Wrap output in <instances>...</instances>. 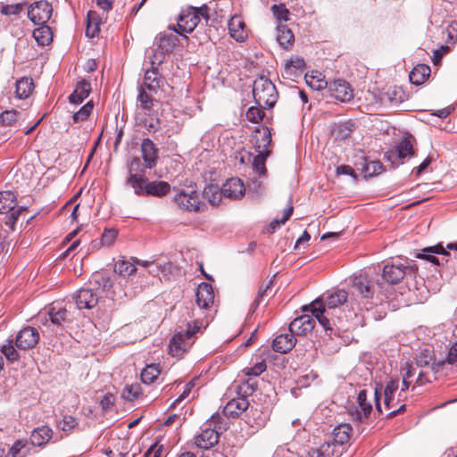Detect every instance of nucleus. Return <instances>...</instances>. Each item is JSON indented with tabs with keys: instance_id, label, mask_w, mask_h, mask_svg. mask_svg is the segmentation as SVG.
<instances>
[{
	"instance_id": "1",
	"label": "nucleus",
	"mask_w": 457,
	"mask_h": 457,
	"mask_svg": "<svg viewBox=\"0 0 457 457\" xmlns=\"http://www.w3.org/2000/svg\"><path fill=\"white\" fill-rule=\"evenodd\" d=\"M347 298L348 293L345 290L337 289L326 298H317L309 306H305L304 311H310L325 330H332L328 311L343 305Z\"/></svg>"
},
{
	"instance_id": "2",
	"label": "nucleus",
	"mask_w": 457,
	"mask_h": 457,
	"mask_svg": "<svg viewBox=\"0 0 457 457\" xmlns=\"http://www.w3.org/2000/svg\"><path fill=\"white\" fill-rule=\"evenodd\" d=\"M207 320H195L187 323L185 331L177 332L170 341V353L173 357H182L193 345L195 335L203 333L208 326Z\"/></svg>"
},
{
	"instance_id": "3",
	"label": "nucleus",
	"mask_w": 457,
	"mask_h": 457,
	"mask_svg": "<svg viewBox=\"0 0 457 457\" xmlns=\"http://www.w3.org/2000/svg\"><path fill=\"white\" fill-rule=\"evenodd\" d=\"M254 101L260 107H272L278 99V93L273 83L264 78L256 79L253 85Z\"/></svg>"
},
{
	"instance_id": "4",
	"label": "nucleus",
	"mask_w": 457,
	"mask_h": 457,
	"mask_svg": "<svg viewBox=\"0 0 457 457\" xmlns=\"http://www.w3.org/2000/svg\"><path fill=\"white\" fill-rule=\"evenodd\" d=\"M446 249L453 251L454 258L457 259V242L449 243L445 247L441 243L425 247L422 249V253L416 254V257L427 260L435 265H442L444 262H448L447 257L451 255V253L447 252Z\"/></svg>"
},
{
	"instance_id": "5",
	"label": "nucleus",
	"mask_w": 457,
	"mask_h": 457,
	"mask_svg": "<svg viewBox=\"0 0 457 457\" xmlns=\"http://www.w3.org/2000/svg\"><path fill=\"white\" fill-rule=\"evenodd\" d=\"M52 5L45 0L31 4L28 9V17L35 25L46 24L51 18Z\"/></svg>"
},
{
	"instance_id": "6",
	"label": "nucleus",
	"mask_w": 457,
	"mask_h": 457,
	"mask_svg": "<svg viewBox=\"0 0 457 457\" xmlns=\"http://www.w3.org/2000/svg\"><path fill=\"white\" fill-rule=\"evenodd\" d=\"M174 201L179 207L187 211L198 212L200 210V196L193 187L179 190L174 195Z\"/></svg>"
},
{
	"instance_id": "7",
	"label": "nucleus",
	"mask_w": 457,
	"mask_h": 457,
	"mask_svg": "<svg viewBox=\"0 0 457 457\" xmlns=\"http://www.w3.org/2000/svg\"><path fill=\"white\" fill-rule=\"evenodd\" d=\"M413 141L411 136L403 137L395 148L386 152L385 157L394 164L398 160L413 156Z\"/></svg>"
},
{
	"instance_id": "8",
	"label": "nucleus",
	"mask_w": 457,
	"mask_h": 457,
	"mask_svg": "<svg viewBox=\"0 0 457 457\" xmlns=\"http://www.w3.org/2000/svg\"><path fill=\"white\" fill-rule=\"evenodd\" d=\"M172 29L173 27H170V31L162 32L156 37V43L160 51L154 56L158 58L159 62H162L165 54L171 52L179 44V38Z\"/></svg>"
},
{
	"instance_id": "9",
	"label": "nucleus",
	"mask_w": 457,
	"mask_h": 457,
	"mask_svg": "<svg viewBox=\"0 0 457 457\" xmlns=\"http://www.w3.org/2000/svg\"><path fill=\"white\" fill-rule=\"evenodd\" d=\"M357 403L359 407L352 406L348 411L353 420L361 422L363 419L368 418L372 411L371 403L367 401V391L365 389L359 392Z\"/></svg>"
},
{
	"instance_id": "10",
	"label": "nucleus",
	"mask_w": 457,
	"mask_h": 457,
	"mask_svg": "<svg viewBox=\"0 0 457 457\" xmlns=\"http://www.w3.org/2000/svg\"><path fill=\"white\" fill-rule=\"evenodd\" d=\"M38 340L37 330L32 327H26L18 333L15 345L19 349L27 350L35 347Z\"/></svg>"
},
{
	"instance_id": "11",
	"label": "nucleus",
	"mask_w": 457,
	"mask_h": 457,
	"mask_svg": "<svg viewBox=\"0 0 457 457\" xmlns=\"http://www.w3.org/2000/svg\"><path fill=\"white\" fill-rule=\"evenodd\" d=\"M199 23L198 15H196L191 8L181 12L178 20V29L174 27L173 31L183 35L184 33H191Z\"/></svg>"
},
{
	"instance_id": "12",
	"label": "nucleus",
	"mask_w": 457,
	"mask_h": 457,
	"mask_svg": "<svg viewBox=\"0 0 457 457\" xmlns=\"http://www.w3.org/2000/svg\"><path fill=\"white\" fill-rule=\"evenodd\" d=\"M328 88L330 95L341 102H347L353 98V90L345 80L337 79L329 82Z\"/></svg>"
},
{
	"instance_id": "13",
	"label": "nucleus",
	"mask_w": 457,
	"mask_h": 457,
	"mask_svg": "<svg viewBox=\"0 0 457 457\" xmlns=\"http://www.w3.org/2000/svg\"><path fill=\"white\" fill-rule=\"evenodd\" d=\"M315 325V320L310 315H302L295 318L289 325V331L293 335L302 336L312 331Z\"/></svg>"
},
{
	"instance_id": "14",
	"label": "nucleus",
	"mask_w": 457,
	"mask_h": 457,
	"mask_svg": "<svg viewBox=\"0 0 457 457\" xmlns=\"http://www.w3.org/2000/svg\"><path fill=\"white\" fill-rule=\"evenodd\" d=\"M195 298L196 303L200 308H210L214 302L212 287L208 283H201L196 289Z\"/></svg>"
},
{
	"instance_id": "15",
	"label": "nucleus",
	"mask_w": 457,
	"mask_h": 457,
	"mask_svg": "<svg viewBox=\"0 0 457 457\" xmlns=\"http://www.w3.org/2000/svg\"><path fill=\"white\" fill-rule=\"evenodd\" d=\"M253 144L257 154L270 155V150L269 147L271 144V134L268 128H262L255 131Z\"/></svg>"
},
{
	"instance_id": "16",
	"label": "nucleus",
	"mask_w": 457,
	"mask_h": 457,
	"mask_svg": "<svg viewBox=\"0 0 457 457\" xmlns=\"http://www.w3.org/2000/svg\"><path fill=\"white\" fill-rule=\"evenodd\" d=\"M76 305L79 309H91L98 303V296L92 289L81 288L74 296Z\"/></svg>"
},
{
	"instance_id": "17",
	"label": "nucleus",
	"mask_w": 457,
	"mask_h": 457,
	"mask_svg": "<svg viewBox=\"0 0 457 457\" xmlns=\"http://www.w3.org/2000/svg\"><path fill=\"white\" fill-rule=\"evenodd\" d=\"M245 187L238 178L228 179L222 186V195L228 198L237 199L244 195Z\"/></svg>"
},
{
	"instance_id": "18",
	"label": "nucleus",
	"mask_w": 457,
	"mask_h": 457,
	"mask_svg": "<svg viewBox=\"0 0 457 457\" xmlns=\"http://www.w3.org/2000/svg\"><path fill=\"white\" fill-rule=\"evenodd\" d=\"M230 36L238 42H244L247 37L245 24L240 16L235 15L228 21Z\"/></svg>"
},
{
	"instance_id": "19",
	"label": "nucleus",
	"mask_w": 457,
	"mask_h": 457,
	"mask_svg": "<svg viewBox=\"0 0 457 457\" xmlns=\"http://www.w3.org/2000/svg\"><path fill=\"white\" fill-rule=\"evenodd\" d=\"M141 152L145 167L149 169L154 167L156 164L158 149L151 139L145 138L142 141Z\"/></svg>"
},
{
	"instance_id": "20",
	"label": "nucleus",
	"mask_w": 457,
	"mask_h": 457,
	"mask_svg": "<svg viewBox=\"0 0 457 457\" xmlns=\"http://www.w3.org/2000/svg\"><path fill=\"white\" fill-rule=\"evenodd\" d=\"M219 442V433L212 428L203 430L195 437V444L202 449H210Z\"/></svg>"
},
{
	"instance_id": "21",
	"label": "nucleus",
	"mask_w": 457,
	"mask_h": 457,
	"mask_svg": "<svg viewBox=\"0 0 457 457\" xmlns=\"http://www.w3.org/2000/svg\"><path fill=\"white\" fill-rule=\"evenodd\" d=\"M405 266L386 264L383 268V278L390 284H397L405 276Z\"/></svg>"
},
{
	"instance_id": "22",
	"label": "nucleus",
	"mask_w": 457,
	"mask_h": 457,
	"mask_svg": "<svg viewBox=\"0 0 457 457\" xmlns=\"http://www.w3.org/2000/svg\"><path fill=\"white\" fill-rule=\"evenodd\" d=\"M353 287L363 298H371L374 295V287L366 275L360 274L353 278Z\"/></svg>"
},
{
	"instance_id": "23",
	"label": "nucleus",
	"mask_w": 457,
	"mask_h": 457,
	"mask_svg": "<svg viewBox=\"0 0 457 457\" xmlns=\"http://www.w3.org/2000/svg\"><path fill=\"white\" fill-rule=\"evenodd\" d=\"M295 342L296 340L291 332L281 334L273 340L272 348L275 352L287 353L294 348Z\"/></svg>"
},
{
	"instance_id": "24",
	"label": "nucleus",
	"mask_w": 457,
	"mask_h": 457,
	"mask_svg": "<svg viewBox=\"0 0 457 457\" xmlns=\"http://www.w3.org/2000/svg\"><path fill=\"white\" fill-rule=\"evenodd\" d=\"M249 403L245 397L232 399L224 406L223 413L228 417H238L248 408Z\"/></svg>"
},
{
	"instance_id": "25",
	"label": "nucleus",
	"mask_w": 457,
	"mask_h": 457,
	"mask_svg": "<svg viewBox=\"0 0 457 457\" xmlns=\"http://www.w3.org/2000/svg\"><path fill=\"white\" fill-rule=\"evenodd\" d=\"M276 39L283 49L289 50L294 46L295 36L286 25L278 24Z\"/></svg>"
},
{
	"instance_id": "26",
	"label": "nucleus",
	"mask_w": 457,
	"mask_h": 457,
	"mask_svg": "<svg viewBox=\"0 0 457 457\" xmlns=\"http://www.w3.org/2000/svg\"><path fill=\"white\" fill-rule=\"evenodd\" d=\"M91 90V85L88 81L85 79L79 81L74 91L69 96L70 102L72 104L82 103L89 96Z\"/></svg>"
},
{
	"instance_id": "27",
	"label": "nucleus",
	"mask_w": 457,
	"mask_h": 457,
	"mask_svg": "<svg viewBox=\"0 0 457 457\" xmlns=\"http://www.w3.org/2000/svg\"><path fill=\"white\" fill-rule=\"evenodd\" d=\"M53 431L47 426L35 428L30 435V443L35 446H42L52 438Z\"/></svg>"
},
{
	"instance_id": "28",
	"label": "nucleus",
	"mask_w": 457,
	"mask_h": 457,
	"mask_svg": "<svg viewBox=\"0 0 457 457\" xmlns=\"http://www.w3.org/2000/svg\"><path fill=\"white\" fill-rule=\"evenodd\" d=\"M430 72L431 70L428 65L418 64L410 72V81L414 85H421L428 79Z\"/></svg>"
},
{
	"instance_id": "29",
	"label": "nucleus",
	"mask_w": 457,
	"mask_h": 457,
	"mask_svg": "<svg viewBox=\"0 0 457 457\" xmlns=\"http://www.w3.org/2000/svg\"><path fill=\"white\" fill-rule=\"evenodd\" d=\"M306 83L314 90H321L328 87V82L325 79V76L318 71H312L304 76Z\"/></svg>"
},
{
	"instance_id": "30",
	"label": "nucleus",
	"mask_w": 457,
	"mask_h": 457,
	"mask_svg": "<svg viewBox=\"0 0 457 457\" xmlns=\"http://www.w3.org/2000/svg\"><path fill=\"white\" fill-rule=\"evenodd\" d=\"M162 79L158 77L155 71H146L144 76V81L139 88L155 93L161 86Z\"/></svg>"
},
{
	"instance_id": "31",
	"label": "nucleus",
	"mask_w": 457,
	"mask_h": 457,
	"mask_svg": "<svg viewBox=\"0 0 457 457\" xmlns=\"http://www.w3.org/2000/svg\"><path fill=\"white\" fill-rule=\"evenodd\" d=\"M170 186L165 181H152L145 185L146 195L162 197L170 192Z\"/></svg>"
},
{
	"instance_id": "32",
	"label": "nucleus",
	"mask_w": 457,
	"mask_h": 457,
	"mask_svg": "<svg viewBox=\"0 0 457 457\" xmlns=\"http://www.w3.org/2000/svg\"><path fill=\"white\" fill-rule=\"evenodd\" d=\"M17 204V198L13 192H0V213H8L13 211Z\"/></svg>"
},
{
	"instance_id": "33",
	"label": "nucleus",
	"mask_w": 457,
	"mask_h": 457,
	"mask_svg": "<svg viewBox=\"0 0 457 457\" xmlns=\"http://www.w3.org/2000/svg\"><path fill=\"white\" fill-rule=\"evenodd\" d=\"M39 27L33 31V37L39 46H47L53 40V34L50 27L46 24L38 25Z\"/></svg>"
},
{
	"instance_id": "34",
	"label": "nucleus",
	"mask_w": 457,
	"mask_h": 457,
	"mask_svg": "<svg viewBox=\"0 0 457 457\" xmlns=\"http://www.w3.org/2000/svg\"><path fill=\"white\" fill-rule=\"evenodd\" d=\"M306 67L303 58L295 56L288 60L284 68L283 75L291 77L296 74V71H303Z\"/></svg>"
},
{
	"instance_id": "35",
	"label": "nucleus",
	"mask_w": 457,
	"mask_h": 457,
	"mask_svg": "<svg viewBox=\"0 0 457 457\" xmlns=\"http://www.w3.org/2000/svg\"><path fill=\"white\" fill-rule=\"evenodd\" d=\"M101 19L95 11H89L87 13V22L86 35L88 37H94L100 30Z\"/></svg>"
},
{
	"instance_id": "36",
	"label": "nucleus",
	"mask_w": 457,
	"mask_h": 457,
	"mask_svg": "<svg viewBox=\"0 0 457 457\" xmlns=\"http://www.w3.org/2000/svg\"><path fill=\"white\" fill-rule=\"evenodd\" d=\"M33 89L32 79L22 78L16 82L15 94L19 99H24L29 96Z\"/></svg>"
},
{
	"instance_id": "37",
	"label": "nucleus",
	"mask_w": 457,
	"mask_h": 457,
	"mask_svg": "<svg viewBox=\"0 0 457 457\" xmlns=\"http://www.w3.org/2000/svg\"><path fill=\"white\" fill-rule=\"evenodd\" d=\"M353 126L351 122L335 124L331 129V134L336 140L346 139L353 131Z\"/></svg>"
},
{
	"instance_id": "38",
	"label": "nucleus",
	"mask_w": 457,
	"mask_h": 457,
	"mask_svg": "<svg viewBox=\"0 0 457 457\" xmlns=\"http://www.w3.org/2000/svg\"><path fill=\"white\" fill-rule=\"evenodd\" d=\"M352 428L349 424L342 423L333 430L334 441L337 444L344 445L348 442Z\"/></svg>"
},
{
	"instance_id": "39",
	"label": "nucleus",
	"mask_w": 457,
	"mask_h": 457,
	"mask_svg": "<svg viewBox=\"0 0 457 457\" xmlns=\"http://www.w3.org/2000/svg\"><path fill=\"white\" fill-rule=\"evenodd\" d=\"M127 184L134 189L135 194L138 195H145V180L143 177L136 174H130L128 178Z\"/></svg>"
},
{
	"instance_id": "40",
	"label": "nucleus",
	"mask_w": 457,
	"mask_h": 457,
	"mask_svg": "<svg viewBox=\"0 0 457 457\" xmlns=\"http://www.w3.org/2000/svg\"><path fill=\"white\" fill-rule=\"evenodd\" d=\"M137 270L135 263L126 260H119L114 265V271L122 277H129Z\"/></svg>"
},
{
	"instance_id": "41",
	"label": "nucleus",
	"mask_w": 457,
	"mask_h": 457,
	"mask_svg": "<svg viewBox=\"0 0 457 457\" xmlns=\"http://www.w3.org/2000/svg\"><path fill=\"white\" fill-rule=\"evenodd\" d=\"M334 453V445L324 443L318 448H312L307 452L306 457H331Z\"/></svg>"
},
{
	"instance_id": "42",
	"label": "nucleus",
	"mask_w": 457,
	"mask_h": 457,
	"mask_svg": "<svg viewBox=\"0 0 457 457\" xmlns=\"http://www.w3.org/2000/svg\"><path fill=\"white\" fill-rule=\"evenodd\" d=\"M203 195L212 205H217L220 202L222 192L217 186L209 185L204 188Z\"/></svg>"
},
{
	"instance_id": "43",
	"label": "nucleus",
	"mask_w": 457,
	"mask_h": 457,
	"mask_svg": "<svg viewBox=\"0 0 457 457\" xmlns=\"http://www.w3.org/2000/svg\"><path fill=\"white\" fill-rule=\"evenodd\" d=\"M161 373L159 365H147L141 372V379L145 384L153 383Z\"/></svg>"
},
{
	"instance_id": "44",
	"label": "nucleus",
	"mask_w": 457,
	"mask_h": 457,
	"mask_svg": "<svg viewBox=\"0 0 457 457\" xmlns=\"http://www.w3.org/2000/svg\"><path fill=\"white\" fill-rule=\"evenodd\" d=\"M149 273L154 276H158L162 279V276L164 278H168V276L170 275L171 271V263L170 262H164L163 264H158L155 262H152L151 266L149 267Z\"/></svg>"
},
{
	"instance_id": "45",
	"label": "nucleus",
	"mask_w": 457,
	"mask_h": 457,
	"mask_svg": "<svg viewBox=\"0 0 457 457\" xmlns=\"http://www.w3.org/2000/svg\"><path fill=\"white\" fill-rule=\"evenodd\" d=\"M118 236V231L115 228H106L102 234L100 242H93V246L96 247L97 245L102 246H111Z\"/></svg>"
},
{
	"instance_id": "46",
	"label": "nucleus",
	"mask_w": 457,
	"mask_h": 457,
	"mask_svg": "<svg viewBox=\"0 0 457 457\" xmlns=\"http://www.w3.org/2000/svg\"><path fill=\"white\" fill-rule=\"evenodd\" d=\"M27 444L24 441L17 440L10 448L8 457H25L28 453Z\"/></svg>"
},
{
	"instance_id": "47",
	"label": "nucleus",
	"mask_w": 457,
	"mask_h": 457,
	"mask_svg": "<svg viewBox=\"0 0 457 457\" xmlns=\"http://www.w3.org/2000/svg\"><path fill=\"white\" fill-rule=\"evenodd\" d=\"M137 102L139 103V106L150 114L153 107V99L150 95L146 93V90L142 88L138 89Z\"/></svg>"
},
{
	"instance_id": "48",
	"label": "nucleus",
	"mask_w": 457,
	"mask_h": 457,
	"mask_svg": "<svg viewBox=\"0 0 457 457\" xmlns=\"http://www.w3.org/2000/svg\"><path fill=\"white\" fill-rule=\"evenodd\" d=\"M269 155L257 154L253 160V169L259 175L264 176L267 172L265 161Z\"/></svg>"
},
{
	"instance_id": "49",
	"label": "nucleus",
	"mask_w": 457,
	"mask_h": 457,
	"mask_svg": "<svg viewBox=\"0 0 457 457\" xmlns=\"http://www.w3.org/2000/svg\"><path fill=\"white\" fill-rule=\"evenodd\" d=\"M93 110V102L89 101L83 105L78 112H76L72 118L75 123L86 120Z\"/></svg>"
},
{
	"instance_id": "50",
	"label": "nucleus",
	"mask_w": 457,
	"mask_h": 457,
	"mask_svg": "<svg viewBox=\"0 0 457 457\" xmlns=\"http://www.w3.org/2000/svg\"><path fill=\"white\" fill-rule=\"evenodd\" d=\"M271 12L274 17L280 21H287L289 19L290 12L284 4H273Z\"/></svg>"
},
{
	"instance_id": "51",
	"label": "nucleus",
	"mask_w": 457,
	"mask_h": 457,
	"mask_svg": "<svg viewBox=\"0 0 457 457\" xmlns=\"http://www.w3.org/2000/svg\"><path fill=\"white\" fill-rule=\"evenodd\" d=\"M265 107H260L258 106H252L250 107L246 112V119L254 123H258L262 121L263 116H264V109Z\"/></svg>"
},
{
	"instance_id": "52",
	"label": "nucleus",
	"mask_w": 457,
	"mask_h": 457,
	"mask_svg": "<svg viewBox=\"0 0 457 457\" xmlns=\"http://www.w3.org/2000/svg\"><path fill=\"white\" fill-rule=\"evenodd\" d=\"M49 316L54 324L61 325L62 321L66 320L68 311L66 309H58L56 311L55 308L53 307L49 311Z\"/></svg>"
},
{
	"instance_id": "53",
	"label": "nucleus",
	"mask_w": 457,
	"mask_h": 457,
	"mask_svg": "<svg viewBox=\"0 0 457 457\" xmlns=\"http://www.w3.org/2000/svg\"><path fill=\"white\" fill-rule=\"evenodd\" d=\"M140 394L138 384L127 385L122 391V397L128 401L135 400Z\"/></svg>"
},
{
	"instance_id": "54",
	"label": "nucleus",
	"mask_w": 457,
	"mask_h": 457,
	"mask_svg": "<svg viewBox=\"0 0 457 457\" xmlns=\"http://www.w3.org/2000/svg\"><path fill=\"white\" fill-rule=\"evenodd\" d=\"M365 176H374L380 174L383 171V166L380 162L378 161H372L370 162H367L364 170H363Z\"/></svg>"
},
{
	"instance_id": "55",
	"label": "nucleus",
	"mask_w": 457,
	"mask_h": 457,
	"mask_svg": "<svg viewBox=\"0 0 457 457\" xmlns=\"http://www.w3.org/2000/svg\"><path fill=\"white\" fill-rule=\"evenodd\" d=\"M266 368L267 366L265 361L262 360L261 361L256 362L253 367L244 369L243 372L245 376L257 377L265 371Z\"/></svg>"
},
{
	"instance_id": "56",
	"label": "nucleus",
	"mask_w": 457,
	"mask_h": 457,
	"mask_svg": "<svg viewBox=\"0 0 457 457\" xmlns=\"http://www.w3.org/2000/svg\"><path fill=\"white\" fill-rule=\"evenodd\" d=\"M19 112L15 110L5 111L0 115V120L5 125H12L18 120Z\"/></svg>"
},
{
	"instance_id": "57",
	"label": "nucleus",
	"mask_w": 457,
	"mask_h": 457,
	"mask_svg": "<svg viewBox=\"0 0 457 457\" xmlns=\"http://www.w3.org/2000/svg\"><path fill=\"white\" fill-rule=\"evenodd\" d=\"M78 425L77 420L72 416H64L58 423V428L63 431H70Z\"/></svg>"
},
{
	"instance_id": "58",
	"label": "nucleus",
	"mask_w": 457,
	"mask_h": 457,
	"mask_svg": "<svg viewBox=\"0 0 457 457\" xmlns=\"http://www.w3.org/2000/svg\"><path fill=\"white\" fill-rule=\"evenodd\" d=\"M255 387H256V383L252 382V379L249 378L245 382L242 383L239 389H240V392L244 395L243 397H245L247 395H252L254 392Z\"/></svg>"
},
{
	"instance_id": "59",
	"label": "nucleus",
	"mask_w": 457,
	"mask_h": 457,
	"mask_svg": "<svg viewBox=\"0 0 457 457\" xmlns=\"http://www.w3.org/2000/svg\"><path fill=\"white\" fill-rule=\"evenodd\" d=\"M2 353L4 356L11 361H14L18 360L19 354L15 348L12 345H3Z\"/></svg>"
},
{
	"instance_id": "60",
	"label": "nucleus",
	"mask_w": 457,
	"mask_h": 457,
	"mask_svg": "<svg viewBox=\"0 0 457 457\" xmlns=\"http://www.w3.org/2000/svg\"><path fill=\"white\" fill-rule=\"evenodd\" d=\"M449 51V46H442L439 49L433 51L432 62L434 65H439L443 56Z\"/></svg>"
},
{
	"instance_id": "61",
	"label": "nucleus",
	"mask_w": 457,
	"mask_h": 457,
	"mask_svg": "<svg viewBox=\"0 0 457 457\" xmlns=\"http://www.w3.org/2000/svg\"><path fill=\"white\" fill-rule=\"evenodd\" d=\"M432 361V355L430 354L429 351H426L425 353H422L416 361V363L420 367H426L429 365L430 361Z\"/></svg>"
},
{
	"instance_id": "62",
	"label": "nucleus",
	"mask_w": 457,
	"mask_h": 457,
	"mask_svg": "<svg viewBox=\"0 0 457 457\" xmlns=\"http://www.w3.org/2000/svg\"><path fill=\"white\" fill-rule=\"evenodd\" d=\"M398 387H399V380L397 378L395 379H393L391 378L386 385L385 388H384V395H390V394H395L397 390H398Z\"/></svg>"
},
{
	"instance_id": "63",
	"label": "nucleus",
	"mask_w": 457,
	"mask_h": 457,
	"mask_svg": "<svg viewBox=\"0 0 457 457\" xmlns=\"http://www.w3.org/2000/svg\"><path fill=\"white\" fill-rule=\"evenodd\" d=\"M22 10L21 4H12L4 6L2 9V13L6 15H16L19 14Z\"/></svg>"
},
{
	"instance_id": "64",
	"label": "nucleus",
	"mask_w": 457,
	"mask_h": 457,
	"mask_svg": "<svg viewBox=\"0 0 457 457\" xmlns=\"http://www.w3.org/2000/svg\"><path fill=\"white\" fill-rule=\"evenodd\" d=\"M448 37L451 42L457 41V21H453L447 28Z\"/></svg>"
}]
</instances>
